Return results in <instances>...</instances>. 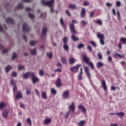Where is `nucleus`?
Returning <instances> with one entry per match:
<instances>
[{"label":"nucleus","mask_w":126,"mask_h":126,"mask_svg":"<svg viewBox=\"0 0 126 126\" xmlns=\"http://www.w3.org/2000/svg\"><path fill=\"white\" fill-rule=\"evenodd\" d=\"M9 113V110L8 109L5 110L2 113V117L3 118H7L8 116V113Z\"/></svg>","instance_id":"nucleus-15"},{"label":"nucleus","mask_w":126,"mask_h":126,"mask_svg":"<svg viewBox=\"0 0 126 126\" xmlns=\"http://www.w3.org/2000/svg\"><path fill=\"white\" fill-rule=\"evenodd\" d=\"M83 47H84V44H80L78 46V49H82V48H83Z\"/></svg>","instance_id":"nucleus-56"},{"label":"nucleus","mask_w":126,"mask_h":126,"mask_svg":"<svg viewBox=\"0 0 126 126\" xmlns=\"http://www.w3.org/2000/svg\"><path fill=\"white\" fill-rule=\"evenodd\" d=\"M48 29L47 27H44L42 29V36H45L47 34Z\"/></svg>","instance_id":"nucleus-21"},{"label":"nucleus","mask_w":126,"mask_h":126,"mask_svg":"<svg viewBox=\"0 0 126 126\" xmlns=\"http://www.w3.org/2000/svg\"><path fill=\"white\" fill-rule=\"evenodd\" d=\"M83 73H79L78 76V80L79 81L81 80H83Z\"/></svg>","instance_id":"nucleus-27"},{"label":"nucleus","mask_w":126,"mask_h":126,"mask_svg":"<svg viewBox=\"0 0 126 126\" xmlns=\"http://www.w3.org/2000/svg\"><path fill=\"white\" fill-rule=\"evenodd\" d=\"M46 17L45 13H42L40 15V18H44V17Z\"/></svg>","instance_id":"nucleus-52"},{"label":"nucleus","mask_w":126,"mask_h":126,"mask_svg":"<svg viewBox=\"0 0 126 126\" xmlns=\"http://www.w3.org/2000/svg\"><path fill=\"white\" fill-rule=\"evenodd\" d=\"M6 22L7 23H10L11 24H13V20L10 18H7L5 19Z\"/></svg>","instance_id":"nucleus-26"},{"label":"nucleus","mask_w":126,"mask_h":126,"mask_svg":"<svg viewBox=\"0 0 126 126\" xmlns=\"http://www.w3.org/2000/svg\"><path fill=\"white\" fill-rule=\"evenodd\" d=\"M86 123V122H85V121L82 120L79 122L78 126H84L85 125Z\"/></svg>","instance_id":"nucleus-30"},{"label":"nucleus","mask_w":126,"mask_h":126,"mask_svg":"<svg viewBox=\"0 0 126 126\" xmlns=\"http://www.w3.org/2000/svg\"><path fill=\"white\" fill-rule=\"evenodd\" d=\"M37 43L36 41H31L30 42V45L31 46H34Z\"/></svg>","instance_id":"nucleus-45"},{"label":"nucleus","mask_w":126,"mask_h":126,"mask_svg":"<svg viewBox=\"0 0 126 126\" xmlns=\"http://www.w3.org/2000/svg\"><path fill=\"white\" fill-rule=\"evenodd\" d=\"M69 8H71L72 9H74V8H75L76 6H75V4H70L69 5Z\"/></svg>","instance_id":"nucleus-46"},{"label":"nucleus","mask_w":126,"mask_h":126,"mask_svg":"<svg viewBox=\"0 0 126 126\" xmlns=\"http://www.w3.org/2000/svg\"><path fill=\"white\" fill-rule=\"evenodd\" d=\"M104 64L101 62H98L96 64V67L97 68H100V67H102Z\"/></svg>","instance_id":"nucleus-35"},{"label":"nucleus","mask_w":126,"mask_h":126,"mask_svg":"<svg viewBox=\"0 0 126 126\" xmlns=\"http://www.w3.org/2000/svg\"><path fill=\"white\" fill-rule=\"evenodd\" d=\"M50 92L53 95H56L57 94V91L54 88H51Z\"/></svg>","instance_id":"nucleus-34"},{"label":"nucleus","mask_w":126,"mask_h":126,"mask_svg":"<svg viewBox=\"0 0 126 126\" xmlns=\"http://www.w3.org/2000/svg\"><path fill=\"white\" fill-rule=\"evenodd\" d=\"M47 57H48V58H50V59H51V58L53 57V53L51 52L47 53Z\"/></svg>","instance_id":"nucleus-51"},{"label":"nucleus","mask_w":126,"mask_h":126,"mask_svg":"<svg viewBox=\"0 0 126 126\" xmlns=\"http://www.w3.org/2000/svg\"><path fill=\"white\" fill-rule=\"evenodd\" d=\"M0 49L1 50H2L3 53L4 54H6V53H7V52H8V49H4V48H3V45H1V44H0Z\"/></svg>","instance_id":"nucleus-18"},{"label":"nucleus","mask_w":126,"mask_h":126,"mask_svg":"<svg viewBox=\"0 0 126 126\" xmlns=\"http://www.w3.org/2000/svg\"><path fill=\"white\" fill-rule=\"evenodd\" d=\"M86 12V11H85V8H82L81 12V16L82 18L85 17Z\"/></svg>","instance_id":"nucleus-20"},{"label":"nucleus","mask_w":126,"mask_h":126,"mask_svg":"<svg viewBox=\"0 0 126 126\" xmlns=\"http://www.w3.org/2000/svg\"><path fill=\"white\" fill-rule=\"evenodd\" d=\"M11 74L12 76H13L14 77H16L17 76V72H12Z\"/></svg>","instance_id":"nucleus-54"},{"label":"nucleus","mask_w":126,"mask_h":126,"mask_svg":"<svg viewBox=\"0 0 126 126\" xmlns=\"http://www.w3.org/2000/svg\"><path fill=\"white\" fill-rule=\"evenodd\" d=\"M30 53L32 56H37V50L36 48H33L31 50Z\"/></svg>","instance_id":"nucleus-17"},{"label":"nucleus","mask_w":126,"mask_h":126,"mask_svg":"<svg viewBox=\"0 0 126 126\" xmlns=\"http://www.w3.org/2000/svg\"><path fill=\"white\" fill-rule=\"evenodd\" d=\"M6 107V104L4 102H1L0 103V109L2 110L3 108H5Z\"/></svg>","instance_id":"nucleus-29"},{"label":"nucleus","mask_w":126,"mask_h":126,"mask_svg":"<svg viewBox=\"0 0 126 126\" xmlns=\"http://www.w3.org/2000/svg\"><path fill=\"white\" fill-rule=\"evenodd\" d=\"M68 61L70 64H72V63H75V59L74 58H71L68 59Z\"/></svg>","instance_id":"nucleus-28"},{"label":"nucleus","mask_w":126,"mask_h":126,"mask_svg":"<svg viewBox=\"0 0 126 126\" xmlns=\"http://www.w3.org/2000/svg\"><path fill=\"white\" fill-rule=\"evenodd\" d=\"M61 62L63 63L64 64H66L67 63V61H66V58L64 57H62L61 58Z\"/></svg>","instance_id":"nucleus-23"},{"label":"nucleus","mask_w":126,"mask_h":126,"mask_svg":"<svg viewBox=\"0 0 126 126\" xmlns=\"http://www.w3.org/2000/svg\"><path fill=\"white\" fill-rule=\"evenodd\" d=\"M62 71V69L61 68H59L55 70V72H61Z\"/></svg>","instance_id":"nucleus-61"},{"label":"nucleus","mask_w":126,"mask_h":126,"mask_svg":"<svg viewBox=\"0 0 126 126\" xmlns=\"http://www.w3.org/2000/svg\"><path fill=\"white\" fill-rule=\"evenodd\" d=\"M116 16L117 17V19L118 21H120V20H121V13L119 11H117L116 13Z\"/></svg>","instance_id":"nucleus-33"},{"label":"nucleus","mask_w":126,"mask_h":126,"mask_svg":"<svg viewBox=\"0 0 126 126\" xmlns=\"http://www.w3.org/2000/svg\"><path fill=\"white\" fill-rule=\"evenodd\" d=\"M69 96V91L66 90L63 92L62 94V98L63 99H68Z\"/></svg>","instance_id":"nucleus-8"},{"label":"nucleus","mask_w":126,"mask_h":126,"mask_svg":"<svg viewBox=\"0 0 126 126\" xmlns=\"http://www.w3.org/2000/svg\"><path fill=\"white\" fill-rule=\"evenodd\" d=\"M69 114H70V111H68L66 112L65 114V119H67V118H68V116H69Z\"/></svg>","instance_id":"nucleus-47"},{"label":"nucleus","mask_w":126,"mask_h":126,"mask_svg":"<svg viewBox=\"0 0 126 126\" xmlns=\"http://www.w3.org/2000/svg\"><path fill=\"white\" fill-rule=\"evenodd\" d=\"M78 108L79 110L82 111V112L84 113V114L85 113V112H86V108L85 107H84L83 105H79Z\"/></svg>","instance_id":"nucleus-16"},{"label":"nucleus","mask_w":126,"mask_h":126,"mask_svg":"<svg viewBox=\"0 0 126 126\" xmlns=\"http://www.w3.org/2000/svg\"><path fill=\"white\" fill-rule=\"evenodd\" d=\"M90 44H91V45H92V46H94V47H97V44H96V43L94 41H90Z\"/></svg>","instance_id":"nucleus-50"},{"label":"nucleus","mask_w":126,"mask_h":126,"mask_svg":"<svg viewBox=\"0 0 126 126\" xmlns=\"http://www.w3.org/2000/svg\"><path fill=\"white\" fill-rule=\"evenodd\" d=\"M98 57L99 60H102V58L103 56H102V54L101 53H98Z\"/></svg>","instance_id":"nucleus-62"},{"label":"nucleus","mask_w":126,"mask_h":126,"mask_svg":"<svg viewBox=\"0 0 126 126\" xmlns=\"http://www.w3.org/2000/svg\"><path fill=\"white\" fill-rule=\"evenodd\" d=\"M35 75V73L32 72H28L24 74V78H28V77H30V76H32Z\"/></svg>","instance_id":"nucleus-11"},{"label":"nucleus","mask_w":126,"mask_h":126,"mask_svg":"<svg viewBox=\"0 0 126 126\" xmlns=\"http://www.w3.org/2000/svg\"><path fill=\"white\" fill-rule=\"evenodd\" d=\"M56 84L57 87H61V79L58 78L56 82Z\"/></svg>","instance_id":"nucleus-31"},{"label":"nucleus","mask_w":126,"mask_h":126,"mask_svg":"<svg viewBox=\"0 0 126 126\" xmlns=\"http://www.w3.org/2000/svg\"><path fill=\"white\" fill-rule=\"evenodd\" d=\"M39 75L40 76H44V70L43 69H41V70H40L39 71Z\"/></svg>","instance_id":"nucleus-42"},{"label":"nucleus","mask_w":126,"mask_h":126,"mask_svg":"<svg viewBox=\"0 0 126 126\" xmlns=\"http://www.w3.org/2000/svg\"><path fill=\"white\" fill-rule=\"evenodd\" d=\"M81 66V64H79L73 67L70 68L71 71L73 72H77L78 71V69H79V67Z\"/></svg>","instance_id":"nucleus-7"},{"label":"nucleus","mask_w":126,"mask_h":126,"mask_svg":"<svg viewBox=\"0 0 126 126\" xmlns=\"http://www.w3.org/2000/svg\"><path fill=\"white\" fill-rule=\"evenodd\" d=\"M115 56H116V57H118L120 58V59H122V58H125V56L122 55H120V54H118V53H116V54H115Z\"/></svg>","instance_id":"nucleus-48"},{"label":"nucleus","mask_w":126,"mask_h":126,"mask_svg":"<svg viewBox=\"0 0 126 126\" xmlns=\"http://www.w3.org/2000/svg\"><path fill=\"white\" fill-rule=\"evenodd\" d=\"M63 48L64 51H68V50H69V47H68V45L67 44H63Z\"/></svg>","instance_id":"nucleus-32"},{"label":"nucleus","mask_w":126,"mask_h":126,"mask_svg":"<svg viewBox=\"0 0 126 126\" xmlns=\"http://www.w3.org/2000/svg\"><path fill=\"white\" fill-rule=\"evenodd\" d=\"M26 94L27 95L31 94V88H27L26 89Z\"/></svg>","instance_id":"nucleus-39"},{"label":"nucleus","mask_w":126,"mask_h":126,"mask_svg":"<svg viewBox=\"0 0 126 126\" xmlns=\"http://www.w3.org/2000/svg\"><path fill=\"white\" fill-rule=\"evenodd\" d=\"M83 58L85 63H86L87 64H89V65L91 66L92 69H94V65L93 64V63H92V62H90V60H89L88 57H87L85 55H83Z\"/></svg>","instance_id":"nucleus-3"},{"label":"nucleus","mask_w":126,"mask_h":126,"mask_svg":"<svg viewBox=\"0 0 126 126\" xmlns=\"http://www.w3.org/2000/svg\"><path fill=\"white\" fill-rule=\"evenodd\" d=\"M60 23H61L62 27H63L64 29H65V25L64 24V22H63V20L62 18L60 19Z\"/></svg>","instance_id":"nucleus-36"},{"label":"nucleus","mask_w":126,"mask_h":126,"mask_svg":"<svg viewBox=\"0 0 126 126\" xmlns=\"http://www.w3.org/2000/svg\"><path fill=\"white\" fill-rule=\"evenodd\" d=\"M81 23L82 24V25H83L84 26H85V25H87V22L85 21L84 20H82L81 21Z\"/></svg>","instance_id":"nucleus-53"},{"label":"nucleus","mask_w":126,"mask_h":126,"mask_svg":"<svg viewBox=\"0 0 126 126\" xmlns=\"http://www.w3.org/2000/svg\"><path fill=\"white\" fill-rule=\"evenodd\" d=\"M17 57V55L15 53V52H14L12 55V58L16 59Z\"/></svg>","instance_id":"nucleus-60"},{"label":"nucleus","mask_w":126,"mask_h":126,"mask_svg":"<svg viewBox=\"0 0 126 126\" xmlns=\"http://www.w3.org/2000/svg\"><path fill=\"white\" fill-rule=\"evenodd\" d=\"M72 22L73 24H70V31L72 32V33H73L74 34H76L77 33V32L74 29V24H77V23H78V22L76 20H73L72 21Z\"/></svg>","instance_id":"nucleus-2"},{"label":"nucleus","mask_w":126,"mask_h":126,"mask_svg":"<svg viewBox=\"0 0 126 126\" xmlns=\"http://www.w3.org/2000/svg\"><path fill=\"white\" fill-rule=\"evenodd\" d=\"M101 84L104 90L106 91V90H107V86H106V81H105V80H103L101 82Z\"/></svg>","instance_id":"nucleus-25"},{"label":"nucleus","mask_w":126,"mask_h":126,"mask_svg":"<svg viewBox=\"0 0 126 126\" xmlns=\"http://www.w3.org/2000/svg\"><path fill=\"white\" fill-rule=\"evenodd\" d=\"M35 92L37 96H38V97H40L41 95H40V93L39 92L38 90H35Z\"/></svg>","instance_id":"nucleus-57"},{"label":"nucleus","mask_w":126,"mask_h":126,"mask_svg":"<svg viewBox=\"0 0 126 126\" xmlns=\"http://www.w3.org/2000/svg\"><path fill=\"white\" fill-rule=\"evenodd\" d=\"M13 90L14 93L16 92V91H17V87L16 86H14L13 88Z\"/></svg>","instance_id":"nucleus-59"},{"label":"nucleus","mask_w":126,"mask_h":126,"mask_svg":"<svg viewBox=\"0 0 126 126\" xmlns=\"http://www.w3.org/2000/svg\"><path fill=\"white\" fill-rule=\"evenodd\" d=\"M51 122H52V120L51 118H46L44 120L45 125H49V124H51Z\"/></svg>","instance_id":"nucleus-19"},{"label":"nucleus","mask_w":126,"mask_h":126,"mask_svg":"<svg viewBox=\"0 0 126 126\" xmlns=\"http://www.w3.org/2000/svg\"><path fill=\"white\" fill-rule=\"evenodd\" d=\"M10 83H11V85H12L13 86H15L16 84V81L15 80H14V79H11Z\"/></svg>","instance_id":"nucleus-40"},{"label":"nucleus","mask_w":126,"mask_h":126,"mask_svg":"<svg viewBox=\"0 0 126 126\" xmlns=\"http://www.w3.org/2000/svg\"><path fill=\"white\" fill-rule=\"evenodd\" d=\"M32 83L34 84H35V83H37V82H39V80H40L39 78L37 77L35 75L32 76Z\"/></svg>","instance_id":"nucleus-13"},{"label":"nucleus","mask_w":126,"mask_h":126,"mask_svg":"<svg viewBox=\"0 0 126 126\" xmlns=\"http://www.w3.org/2000/svg\"><path fill=\"white\" fill-rule=\"evenodd\" d=\"M16 98L17 99H21L23 98V95H22V92H21V91H18L17 92Z\"/></svg>","instance_id":"nucleus-14"},{"label":"nucleus","mask_w":126,"mask_h":126,"mask_svg":"<svg viewBox=\"0 0 126 126\" xmlns=\"http://www.w3.org/2000/svg\"><path fill=\"white\" fill-rule=\"evenodd\" d=\"M116 5L117 6H121V5H122V3H121V1H117L116 2Z\"/></svg>","instance_id":"nucleus-58"},{"label":"nucleus","mask_w":126,"mask_h":126,"mask_svg":"<svg viewBox=\"0 0 126 126\" xmlns=\"http://www.w3.org/2000/svg\"><path fill=\"white\" fill-rule=\"evenodd\" d=\"M27 123H28V124H29V125H30V126H31V125H32V122H31V119L30 118H27Z\"/></svg>","instance_id":"nucleus-49"},{"label":"nucleus","mask_w":126,"mask_h":126,"mask_svg":"<svg viewBox=\"0 0 126 126\" xmlns=\"http://www.w3.org/2000/svg\"><path fill=\"white\" fill-rule=\"evenodd\" d=\"M110 126H118V124L115 123V124H111Z\"/></svg>","instance_id":"nucleus-64"},{"label":"nucleus","mask_w":126,"mask_h":126,"mask_svg":"<svg viewBox=\"0 0 126 126\" xmlns=\"http://www.w3.org/2000/svg\"><path fill=\"white\" fill-rule=\"evenodd\" d=\"M112 12L114 15H116L117 14H116V9H115V8L112 9Z\"/></svg>","instance_id":"nucleus-63"},{"label":"nucleus","mask_w":126,"mask_h":126,"mask_svg":"<svg viewBox=\"0 0 126 126\" xmlns=\"http://www.w3.org/2000/svg\"><path fill=\"white\" fill-rule=\"evenodd\" d=\"M69 109L70 112H72V113H73L74 111L75 110V105L74 104V102H72L69 106Z\"/></svg>","instance_id":"nucleus-12"},{"label":"nucleus","mask_w":126,"mask_h":126,"mask_svg":"<svg viewBox=\"0 0 126 126\" xmlns=\"http://www.w3.org/2000/svg\"><path fill=\"white\" fill-rule=\"evenodd\" d=\"M26 11H28V12H29V14H28L29 17L31 18V19H34V17H35V15L30 13V12L33 11V10L31 9V8L30 7H27L26 8Z\"/></svg>","instance_id":"nucleus-5"},{"label":"nucleus","mask_w":126,"mask_h":126,"mask_svg":"<svg viewBox=\"0 0 126 126\" xmlns=\"http://www.w3.org/2000/svg\"><path fill=\"white\" fill-rule=\"evenodd\" d=\"M18 69H19L20 70H22V69H24V66L22 65L21 64H19L18 65Z\"/></svg>","instance_id":"nucleus-38"},{"label":"nucleus","mask_w":126,"mask_h":126,"mask_svg":"<svg viewBox=\"0 0 126 126\" xmlns=\"http://www.w3.org/2000/svg\"><path fill=\"white\" fill-rule=\"evenodd\" d=\"M54 2H55V0H50L49 1H47V0H41V3L43 5H47L50 7V11L51 13L54 12V8L53 6H54Z\"/></svg>","instance_id":"nucleus-1"},{"label":"nucleus","mask_w":126,"mask_h":126,"mask_svg":"<svg viewBox=\"0 0 126 126\" xmlns=\"http://www.w3.org/2000/svg\"><path fill=\"white\" fill-rule=\"evenodd\" d=\"M84 69L85 72L87 77L89 78V79H91V77H92V76L91 75V73H90V71H89V68H88V67L85 66Z\"/></svg>","instance_id":"nucleus-6"},{"label":"nucleus","mask_w":126,"mask_h":126,"mask_svg":"<svg viewBox=\"0 0 126 126\" xmlns=\"http://www.w3.org/2000/svg\"><path fill=\"white\" fill-rule=\"evenodd\" d=\"M120 41L122 42L123 44L126 43V38L122 37L120 39Z\"/></svg>","instance_id":"nucleus-44"},{"label":"nucleus","mask_w":126,"mask_h":126,"mask_svg":"<svg viewBox=\"0 0 126 126\" xmlns=\"http://www.w3.org/2000/svg\"><path fill=\"white\" fill-rule=\"evenodd\" d=\"M63 44H67V42H68V38L67 37H64L63 39Z\"/></svg>","instance_id":"nucleus-41"},{"label":"nucleus","mask_w":126,"mask_h":126,"mask_svg":"<svg viewBox=\"0 0 126 126\" xmlns=\"http://www.w3.org/2000/svg\"><path fill=\"white\" fill-rule=\"evenodd\" d=\"M96 23L97 24H98V25H102V21H101V20H97Z\"/></svg>","instance_id":"nucleus-55"},{"label":"nucleus","mask_w":126,"mask_h":126,"mask_svg":"<svg viewBox=\"0 0 126 126\" xmlns=\"http://www.w3.org/2000/svg\"><path fill=\"white\" fill-rule=\"evenodd\" d=\"M42 97L43 99H44V100H46V99H48V96H47V92L45 91L42 92Z\"/></svg>","instance_id":"nucleus-22"},{"label":"nucleus","mask_w":126,"mask_h":126,"mask_svg":"<svg viewBox=\"0 0 126 126\" xmlns=\"http://www.w3.org/2000/svg\"><path fill=\"white\" fill-rule=\"evenodd\" d=\"M96 36L97 38L99 39L101 45H104V44H105V42L104 41V38H105V36H104V34L101 33V32H97Z\"/></svg>","instance_id":"nucleus-4"},{"label":"nucleus","mask_w":126,"mask_h":126,"mask_svg":"<svg viewBox=\"0 0 126 126\" xmlns=\"http://www.w3.org/2000/svg\"><path fill=\"white\" fill-rule=\"evenodd\" d=\"M12 67L11 66L8 65H7L6 67H5V70H6V72H8V71H9V70H10V69H11Z\"/></svg>","instance_id":"nucleus-37"},{"label":"nucleus","mask_w":126,"mask_h":126,"mask_svg":"<svg viewBox=\"0 0 126 126\" xmlns=\"http://www.w3.org/2000/svg\"><path fill=\"white\" fill-rule=\"evenodd\" d=\"M71 38L73 41H78V37L75 36V35H72L71 36Z\"/></svg>","instance_id":"nucleus-43"},{"label":"nucleus","mask_w":126,"mask_h":126,"mask_svg":"<svg viewBox=\"0 0 126 126\" xmlns=\"http://www.w3.org/2000/svg\"><path fill=\"white\" fill-rule=\"evenodd\" d=\"M112 115H116V116H118L119 117H123V116H125V113L123 112H120L119 113H112Z\"/></svg>","instance_id":"nucleus-24"},{"label":"nucleus","mask_w":126,"mask_h":126,"mask_svg":"<svg viewBox=\"0 0 126 126\" xmlns=\"http://www.w3.org/2000/svg\"><path fill=\"white\" fill-rule=\"evenodd\" d=\"M23 2H27V3L31 2V0H22V2L19 4L17 6V8L18 9H21V8H23V4H22Z\"/></svg>","instance_id":"nucleus-9"},{"label":"nucleus","mask_w":126,"mask_h":126,"mask_svg":"<svg viewBox=\"0 0 126 126\" xmlns=\"http://www.w3.org/2000/svg\"><path fill=\"white\" fill-rule=\"evenodd\" d=\"M22 29L24 32H28L30 31V28H29V26H28V25L26 23L23 24Z\"/></svg>","instance_id":"nucleus-10"}]
</instances>
